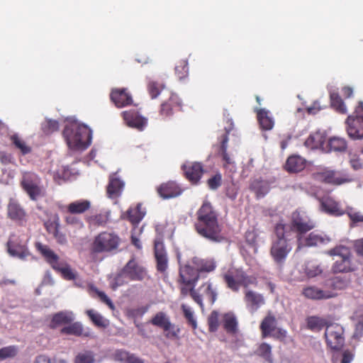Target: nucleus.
Listing matches in <instances>:
<instances>
[{"label":"nucleus","mask_w":363,"mask_h":363,"mask_svg":"<svg viewBox=\"0 0 363 363\" xmlns=\"http://www.w3.org/2000/svg\"><path fill=\"white\" fill-rule=\"evenodd\" d=\"M259 328L262 338L272 336V333L277 329V320L274 315L269 313L261 322Z\"/></svg>","instance_id":"7c9ffc66"},{"label":"nucleus","mask_w":363,"mask_h":363,"mask_svg":"<svg viewBox=\"0 0 363 363\" xmlns=\"http://www.w3.org/2000/svg\"><path fill=\"white\" fill-rule=\"evenodd\" d=\"M121 242V238L116 233L104 231L94 238L91 251L94 253H116Z\"/></svg>","instance_id":"20e7f679"},{"label":"nucleus","mask_w":363,"mask_h":363,"mask_svg":"<svg viewBox=\"0 0 363 363\" xmlns=\"http://www.w3.org/2000/svg\"><path fill=\"white\" fill-rule=\"evenodd\" d=\"M196 291L201 297L205 296L211 304H213L217 299V293L209 281L202 284Z\"/></svg>","instance_id":"c9c22d12"},{"label":"nucleus","mask_w":363,"mask_h":363,"mask_svg":"<svg viewBox=\"0 0 363 363\" xmlns=\"http://www.w3.org/2000/svg\"><path fill=\"white\" fill-rule=\"evenodd\" d=\"M62 135L69 148L74 150H85L91 143V130L86 125L77 123L67 124Z\"/></svg>","instance_id":"f03ea898"},{"label":"nucleus","mask_w":363,"mask_h":363,"mask_svg":"<svg viewBox=\"0 0 363 363\" xmlns=\"http://www.w3.org/2000/svg\"><path fill=\"white\" fill-rule=\"evenodd\" d=\"M86 314L93 324L98 328H106L109 325V321L93 309L86 311Z\"/></svg>","instance_id":"37998d69"},{"label":"nucleus","mask_w":363,"mask_h":363,"mask_svg":"<svg viewBox=\"0 0 363 363\" xmlns=\"http://www.w3.org/2000/svg\"><path fill=\"white\" fill-rule=\"evenodd\" d=\"M328 146L330 151L344 152L346 150L347 145L344 138L333 137L329 139Z\"/></svg>","instance_id":"8fccbe9b"},{"label":"nucleus","mask_w":363,"mask_h":363,"mask_svg":"<svg viewBox=\"0 0 363 363\" xmlns=\"http://www.w3.org/2000/svg\"><path fill=\"white\" fill-rule=\"evenodd\" d=\"M7 216L11 220L22 223L26 221L27 213L24 208L14 199H10L7 206Z\"/></svg>","instance_id":"393cba45"},{"label":"nucleus","mask_w":363,"mask_h":363,"mask_svg":"<svg viewBox=\"0 0 363 363\" xmlns=\"http://www.w3.org/2000/svg\"><path fill=\"white\" fill-rule=\"evenodd\" d=\"M320 203L321 211L330 216H341L345 214V211L340 203L330 196L320 199Z\"/></svg>","instance_id":"b1692460"},{"label":"nucleus","mask_w":363,"mask_h":363,"mask_svg":"<svg viewBox=\"0 0 363 363\" xmlns=\"http://www.w3.org/2000/svg\"><path fill=\"white\" fill-rule=\"evenodd\" d=\"M170 323L169 318L163 312H158L150 320L151 324L163 329V330H167L170 327Z\"/></svg>","instance_id":"de8ad7c7"},{"label":"nucleus","mask_w":363,"mask_h":363,"mask_svg":"<svg viewBox=\"0 0 363 363\" xmlns=\"http://www.w3.org/2000/svg\"><path fill=\"white\" fill-rule=\"evenodd\" d=\"M330 99L332 107L338 113L343 114L347 113L346 106L337 92H330Z\"/></svg>","instance_id":"09e8293b"},{"label":"nucleus","mask_w":363,"mask_h":363,"mask_svg":"<svg viewBox=\"0 0 363 363\" xmlns=\"http://www.w3.org/2000/svg\"><path fill=\"white\" fill-rule=\"evenodd\" d=\"M9 140L15 148L20 151L21 155H26L32 152V147L27 145L26 142L18 134L11 135Z\"/></svg>","instance_id":"ea45409f"},{"label":"nucleus","mask_w":363,"mask_h":363,"mask_svg":"<svg viewBox=\"0 0 363 363\" xmlns=\"http://www.w3.org/2000/svg\"><path fill=\"white\" fill-rule=\"evenodd\" d=\"M330 241V239L315 232L311 233L306 238H301V242H298V247L304 245L307 247H316L325 245Z\"/></svg>","instance_id":"473e14b6"},{"label":"nucleus","mask_w":363,"mask_h":363,"mask_svg":"<svg viewBox=\"0 0 363 363\" xmlns=\"http://www.w3.org/2000/svg\"><path fill=\"white\" fill-rule=\"evenodd\" d=\"M163 86L155 81H150L147 84V91L152 99L157 98L160 94Z\"/></svg>","instance_id":"e2e57ef3"},{"label":"nucleus","mask_w":363,"mask_h":363,"mask_svg":"<svg viewBox=\"0 0 363 363\" xmlns=\"http://www.w3.org/2000/svg\"><path fill=\"white\" fill-rule=\"evenodd\" d=\"M231 129L232 128L229 129L225 128L226 133L222 136L220 147V155L223 162V167L224 169H229L230 171L235 167L234 160L227 152L228 134Z\"/></svg>","instance_id":"bb28decb"},{"label":"nucleus","mask_w":363,"mask_h":363,"mask_svg":"<svg viewBox=\"0 0 363 363\" xmlns=\"http://www.w3.org/2000/svg\"><path fill=\"white\" fill-rule=\"evenodd\" d=\"M199 279V274L196 269L190 265H184L179 269V283L185 284H196Z\"/></svg>","instance_id":"cd10ccee"},{"label":"nucleus","mask_w":363,"mask_h":363,"mask_svg":"<svg viewBox=\"0 0 363 363\" xmlns=\"http://www.w3.org/2000/svg\"><path fill=\"white\" fill-rule=\"evenodd\" d=\"M275 238L272 241L270 255L274 262L282 265L292 250L290 240L288 237L286 225L282 223H278L274 226Z\"/></svg>","instance_id":"7ed1b4c3"},{"label":"nucleus","mask_w":363,"mask_h":363,"mask_svg":"<svg viewBox=\"0 0 363 363\" xmlns=\"http://www.w3.org/2000/svg\"><path fill=\"white\" fill-rule=\"evenodd\" d=\"M307 328L312 331H320L327 328L328 322L323 318L318 316H310L306 319Z\"/></svg>","instance_id":"a19ab883"},{"label":"nucleus","mask_w":363,"mask_h":363,"mask_svg":"<svg viewBox=\"0 0 363 363\" xmlns=\"http://www.w3.org/2000/svg\"><path fill=\"white\" fill-rule=\"evenodd\" d=\"M186 179L192 184H198L202 175L204 173V169L200 162H186L182 167Z\"/></svg>","instance_id":"6ab92c4d"},{"label":"nucleus","mask_w":363,"mask_h":363,"mask_svg":"<svg viewBox=\"0 0 363 363\" xmlns=\"http://www.w3.org/2000/svg\"><path fill=\"white\" fill-rule=\"evenodd\" d=\"M125 183L121 179L116 173L111 174L108 178V183L106 186V195L111 199L119 198L124 189Z\"/></svg>","instance_id":"aec40b11"},{"label":"nucleus","mask_w":363,"mask_h":363,"mask_svg":"<svg viewBox=\"0 0 363 363\" xmlns=\"http://www.w3.org/2000/svg\"><path fill=\"white\" fill-rule=\"evenodd\" d=\"M223 278L227 287L234 292H238L240 286L247 288L257 284L255 277L248 276L241 269H230L223 274Z\"/></svg>","instance_id":"423d86ee"},{"label":"nucleus","mask_w":363,"mask_h":363,"mask_svg":"<svg viewBox=\"0 0 363 363\" xmlns=\"http://www.w3.org/2000/svg\"><path fill=\"white\" fill-rule=\"evenodd\" d=\"M322 143V138L320 134L315 133L311 134L306 140L305 145L311 149L318 148Z\"/></svg>","instance_id":"bf43d9fd"},{"label":"nucleus","mask_w":363,"mask_h":363,"mask_svg":"<svg viewBox=\"0 0 363 363\" xmlns=\"http://www.w3.org/2000/svg\"><path fill=\"white\" fill-rule=\"evenodd\" d=\"M145 213L141 211L140 204L130 208L126 212V218L133 225H138L143 218Z\"/></svg>","instance_id":"a18cd8bd"},{"label":"nucleus","mask_w":363,"mask_h":363,"mask_svg":"<svg viewBox=\"0 0 363 363\" xmlns=\"http://www.w3.org/2000/svg\"><path fill=\"white\" fill-rule=\"evenodd\" d=\"M18 347L16 345H9L0 349V361L13 358L18 354Z\"/></svg>","instance_id":"6e6d98bb"},{"label":"nucleus","mask_w":363,"mask_h":363,"mask_svg":"<svg viewBox=\"0 0 363 363\" xmlns=\"http://www.w3.org/2000/svg\"><path fill=\"white\" fill-rule=\"evenodd\" d=\"M6 247L9 255L20 259H26L30 255L27 241L16 235L10 236Z\"/></svg>","instance_id":"f8f14e48"},{"label":"nucleus","mask_w":363,"mask_h":363,"mask_svg":"<svg viewBox=\"0 0 363 363\" xmlns=\"http://www.w3.org/2000/svg\"><path fill=\"white\" fill-rule=\"evenodd\" d=\"M73 320L72 313L60 311L53 315L50 322V328H55L59 325L69 324Z\"/></svg>","instance_id":"58836bf2"},{"label":"nucleus","mask_w":363,"mask_h":363,"mask_svg":"<svg viewBox=\"0 0 363 363\" xmlns=\"http://www.w3.org/2000/svg\"><path fill=\"white\" fill-rule=\"evenodd\" d=\"M323 286L325 289L332 291L335 297H336L337 295L336 291L344 289L346 287V283L345 280L341 278L334 277L327 279L324 282Z\"/></svg>","instance_id":"79ce46f5"},{"label":"nucleus","mask_w":363,"mask_h":363,"mask_svg":"<svg viewBox=\"0 0 363 363\" xmlns=\"http://www.w3.org/2000/svg\"><path fill=\"white\" fill-rule=\"evenodd\" d=\"M194 226L201 237L214 242H220L225 238L222 234L223 227L219 223L218 213L212 203L205 200L197 210Z\"/></svg>","instance_id":"f257e3e1"},{"label":"nucleus","mask_w":363,"mask_h":363,"mask_svg":"<svg viewBox=\"0 0 363 363\" xmlns=\"http://www.w3.org/2000/svg\"><path fill=\"white\" fill-rule=\"evenodd\" d=\"M113 357L115 361L123 363H144L143 359L123 349L116 350Z\"/></svg>","instance_id":"72a5a7b5"},{"label":"nucleus","mask_w":363,"mask_h":363,"mask_svg":"<svg viewBox=\"0 0 363 363\" xmlns=\"http://www.w3.org/2000/svg\"><path fill=\"white\" fill-rule=\"evenodd\" d=\"M345 214L350 218V228H354L357 226L359 223H363V214L360 211H356L352 207L347 206L345 211Z\"/></svg>","instance_id":"49530a36"},{"label":"nucleus","mask_w":363,"mask_h":363,"mask_svg":"<svg viewBox=\"0 0 363 363\" xmlns=\"http://www.w3.org/2000/svg\"><path fill=\"white\" fill-rule=\"evenodd\" d=\"M40 178L35 173L26 172L21 181L23 189L28 194L31 200L35 201L43 196V190L40 186Z\"/></svg>","instance_id":"9b49d317"},{"label":"nucleus","mask_w":363,"mask_h":363,"mask_svg":"<svg viewBox=\"0 0 363 363\" xmlns=\"http://www.w3.org/2000/svg\"><path fill=\"white\" fill-rule=\"evenodd\" d=\"M182 108V103L179 96L176 94H171L169 99L161 104L160 115L163 118H169L174 113L181 111Z\"/></svg>","instance_id":"dca6fc26"},{"label":"nucleus","mask_w":363,"mask_h":363,"mask_svg":"<svg viewBox=\"0 0 363 363\" xmlns=\"http://www.w3.org/2000/svg\"><path fill=\"white\" fill-rule=\"evenodd\" d=\"M325 337L327 345L332 350H340L345 343L342 326L338 323H329L325 328Z\"/></svg>","instance_id":"9d476101"},{"label":"nucleus","mask_w":363,"mask_h":363,"mask_svg":"<svg viewBox=\"0 0 363 363\" xmlns=\"http://www.w3.org/2000/svg\"><path fill=\"white\" fill-rule=\"evenodd\" d=\"M59 129L57 121L46 119L41 123V130L45 135H50Z\"/></svg>","instance_id":"603ef678"},{"label":"nucleus","mask_w":363,"mask_h":363,"mask_svg":"<svg viewBox=\"0 0 363 363\" xmlns=\"http://www.w3.org/2000/svg\"><path fill=\"white\" fill-rule=\"evenodd\" d=\"M154 252L157 271L164 272L168 267V258L163 239L161 237H158L155 240Z\"/></svg>","instance_id":"f3484780"},{"label":"nucleus","mask_w":363,"mask_h":363,"mask_svg":"<svg viewBox=\"0 0 363 363\" xmlns=\"http://www.w3.org/2000/svg\"><path fill=\"white\" fill-rule=\"evenodd\" d=\"M110 99L117 108L130 106L133 102L131 94L125 88L113 89L110 94Z\"/></svg>","instance_id":"412c9836"},{"label":"nucleus","mask_w":363,"mask_h":363,"mask_svg":"<svg viewBox=\"0 0 363 363\" xmlns=\"http://www.w3.org/2000/svg\"><path fill=\"white\" fill-rule=\"evenodd\" d=\"M95 354L91 350L79 352L74 359V363H95Z\"/></svg>","instance_id":"3c124183"},{"label":"nucleus","mask_w":363,"mask_h":363,"mask_svg":"<svg viewBox=\"0 0 363 363\" xmlns=\"http://www.w3.org/2000/svg\"><path fill=\"white\" fill-rule=\"evenodd\" d=\"M179 284V289L181 292V295L182 296H186L187 295H190L193 300L199 305V306L202 308H203V299L201 298V295L195 290L196 284H185L184 283Z\"/></svg>","instance_id":"f704fd0d"},{"label":"nucleus","mask_w":363,"mask_h":363,"mask_svg":"<svg viewBox=\"0 0 363 363\" xmlns=\"http://www.w3.org/2000/svg\"><path fill=\"white\" fill-rule=\"evenodd\" d=\"M58 272L60 273L62 278L66 280H74L77 277V273L72 269L68 263L66 264V266L60 269Z\"/></svg>","instance_id":"0e129e2a"},{"label":"nucleus","mask_w":363,"mask_h":363,"mask_svg":"<svg viewBox=\"0 0 363 363\" xmlns=\"http://www.w3.org/2000/svg\"><path fill=\"white\" fill-rule=\"evenodd\" d=\"M121 114L128 127L142 131L147 125V119L135 110L123 111Z\"/></svg>","instance_id":"2eb2a0df"},{"label":"nucleus","mask_w":363,"mask_h":363,"mask_svg":"<svg viewBox=\"0 0 363 363\" xmlns=\"http://www.w3.org/2000/svg\"><path fill=\"white\" fill-rule=\"evenodd\" d=\"M123 269L124 273L130 281H142L146 275L145 269L134 259L129 260L124 266Z\"/></svg>","instance_id":"5701e85b"},{"label":"nucleus","mask_w":363,"mask_h":363,"mask_svg":"<svg viewBox=\"0 0 363 363\" xmlns=\"http://www.w3.org/2000/svg\"><path fill=\"white\" fill-rule=\"evenodd\" d=\"M35 246L46 262L49 264L55 272H58L60 269L66 266L67 262L61 259L48 245L38 242L35 244Z\"/></svg>","instance_id":"ddd939ff"},{"label":"nucleus","mask_w":363,"mask_h":363,"mask_svg":"<svg viewBox=\"0 0 363 363\" xmlns=\"http://www.w3.org/2000/svg\"><path fill=\"white\" fill-rule=\"evenodd\" d=\"M315 224L306 212L296 210L291 213L290 230L297 233L298 242H301V236L313 228Z\"/></svg>","instance_id":"6e6552de"},{"label":"nucleus","mask_w":363,"mask_h":363,"mask_svg":"<svg viewBox=\"0 0 363 363\" xmlns=\"http://www.w3.org/2000/svg\"><path fill=\"white\" fill-rule=\"evenodd\" d=\"M129 281L128 276L124 273V269H123L113 279L111 288L115 290L118 286L128 284Z\"/></svg>","instance_id":"052dcab7"},{"label":"nucleus","mask_w":363,"mask_h":363,"mask_svg":"<svg viewBox=\"0 0 363 363\" xmlns=\"http://www.w3.org/2000/svg\"><path fill=\"white\" fill-rule=\"evenodd\" d=\"M257 354L264 358L269 363H273L272 347L269 344L266 342L260 344L257 350Z\"/></svg>","instance_id":"864d4df0"},{"label":"nucleus","mask_w":363,"mask_h":363,"mask_svg":"<svg viewBox=\"0 0 363 363\" xmlns=\"http://www.w3.org/2000/svg\"><path fill=\"white\" fill-rule=\"evenodd\" d=\"M194 262L199 274L203 272H212L217 267L216 262L213 258L196 259Z\"/></svg>","instance_id":"e433bc0d"},{"label":"nucleus","mask_w":363,"mask_h":363,"mask_svg":"<svg viewBox=\"0 0 363 363\" xmlns=\"http://www.w3.org/2000/svg\"><path fill=\"white\" fill-rule=\"evenodd\" d=\"M89 290L91 292L94 293L95 295L99 298V300L102 303L106 304L110 309H111V310L115 309V306H114L113 303L104 291H99L96 286H94L93 285L90 286Z\"/></svg>","instance_id":"5fc2aeb1"},{"label":"nucleus","mask_w":363,"mask_h":363,"mask_svg":"<svg viewBox=\"0 0 363 363\" xmlns=\"http://www.w3.org/2000/svg\"><path fill=\"white\" fill-rule=\"evenodd\" d=\"M306 160L299 155H291L286 160L284 169L288 172L297 173L306 167Z\"/></svg>","instance_id":"c756f323"},{"label":"nucleus","mask_w":363,"mask_h":363,"mask_svg":"<svg viewBox=\"0 0 363 363\" xmlns=\"http://www.w3.org/2000/svg\"><path fill=\"white\" fill-rule=\"evenodd\" d=\"M345 124L347 135L350 138H363V102H359L354 113L347 118Z\"/></svg>","instance_id":"0eeeda50"},{"label":"nucleus","mask_w":363,"mask_h":363,"mask_svg":"<svg viewBox=\"0 0 363 363\" xmlns=\"http://www.w3.org/2000/svg\"><path fill=\"white\" fill-rule=\"evenodd\" d=\"M208 330L211 333H215L219 327V313L213 311L208 317Z\"/></svg>","instance_id":"4d7b16f0"},{"label":"nucleus","mask_w":363,"mask_h":363,"mask_svg":"<svg viewBox=\"0 0 363 363\" xmlns=\"http://www.w3.org/2000/svg\"><path fill=\"white\" fill-rule=\"evenodd\" d=\"M244 301L247 308L252 313L265 304V299L262 294L250 289L245 291Z\"/></svg>","instance_id":"4be33fe9"},{"label":"nucleus","mask_w":363,"mask_h":363,"mask_svg":"<svg viewBox=\"0 0 363 363\" xmlns=\"http://www.w3.org/2000/svg\"><path fill=\"white\" fill-rule=\"evenodd\" d=\"M189 67L186 60H182L178 62L175 67V74L179 79L185 78L188 75Z\"/></svg>","instance_id":"13d9d810"},{"label":"nucleus","mask_w":363,"mask_h":363,"mask_svg":"<svg viewBox=\"0 0 363 363\" xmlns=\"http://www.w3.org/2000/svg\"><path fill=\"white\" fill-rule=\"evenodd\" d=\"M223 328L228 334L234 335L237 333L238 329V320L236 316L233 313H226L223 316Z\"/></svg>","instance_id":"4c0bfd02"},{"label":"nucleus","mask_w":363,"mask_h":363,"mask_svg":"<svg viewBox=\"0 0 363 363\" xmlns=\"http://www.w3.org/2000/svg\"><path fill=\"white\" fill-rule=\"evenodd\" d=\"M306 273L308 277H315L322 273V269L315 263L308 262L306 267Z\"/></svg>","instance_id":"338daca9"},{"label":"nucleus","mask_w":363,"mask_h":363,"mask_svg":"<svg viewBox=\"0 0 363 363\" xmlns=\"http://www.w3.org/2000/svg\"><path fill=\"white\" fill-rule=\"evenodd\" d=\"M313 177L318 182L333 186H340L352 180L345 172L330 168H325L313 173Z\"/></svg>","instance_id":"1a4fd4ad"},{"label":"nucleus","mask_w":363,"mask_h":363,"mask_svg":"<svg viewBox=\"0 0 363 363\" xmlns=\"http://www.w3.org/2000/svg\"><path fill=\"white\" fill-rule=\"evenodd\" d=\"M157 191L163 199L177 197L182 193L181 186L173 181L162 183L157 187Z\"/></svg>","instance_id":"a878e982"},{"label":"nucleus","mask_w":363,"mask_h":363,"mask_svg":"<svg viewBox=\"0 0 363 363\" xmlns=\"http://www.w3.org/2000/svg\"><path fill=\"white\" fill-rule=\"evenodd\" d=\"M328 254L330 256L339 257L332 267L333 273H347L354 270L352 263V253L350 247L338 245L330 250Z\"/></svg>","instance_id":"39448f33"},{"label":"nucleus","mask_w":363,"mask_h":363,"mask_svg":"<svg viewBox=\"0 0 363 363\" xmlns=\"http://www.w3.org/2000/svg\"><path fill=\"white\" fill-rule=\"evenodd\" d=\"M301 294L308 299L319 301L327 300L335 298V295L332 291L325 289L323 286L321 288L310 285L303 288Z\"/></svg>","instance_id":"4468645a"},{"label":"nucleus","mask_w":363,"mask_h":363,"mask_svg":"<svg viewBox=\"0 0 363 363\" xmlns=\"http://www.w3.org/2000/svg\"><path fill=\"white\" fill-rule=\"evenodd\" d=\"M181 308L182 310L184 316L187 320L189 324L191 325L193 329H196L197 327V323L194 317V313L191 308L185 304H182Z\"/></svg>","instance_id":"680f3d73"},{"label":"nucleus","mask_w":363,"mask_h":363,"mask_svg":"<svg viewBox=\"0 0 363 363\" xmlns=\"http://www.w3.org/2000/svg\"><path fill=\"white\" fill-rule=\"evenodd\" d=\"M259 127L263 130H270L274 125V120L269 111L265 108L255 109Z\"/></svg>","instance_id":"c85d7f7f"},{"label":"nucleus","mask_w":363,"mask_h":363,"mask_svg":"<svg viewBox=\"0 0 363 363\" xmlns=\"http://www.w3.org/2000/svg\"><path fill=\"white\" fill-rule=\"evenodd\" d=\"M353 249L357 256L363 259V237L353 241Z\"/></svg>","instance_id":"774afa93"},{"label":"nucleus","mask_w":363,"mask_h":363,"mask_svg":"<svg viewBox=\"0 0 363 363\" xmlns=\"http://www.w3.org/2000/svg\"><path fill=\"white\" fill-rule=\"evenodd\" d=\"M90 202L86 200L76 201L67 206V211L70 213H83L90 208Z\"/></svg>","instance_id":"c03bdc74"},{"label":"nucleus","mask_w":363,"mask_h":363,"mask_svg":"<svg viewBox=\"0 0 363 363\" xmlns=\"http://www.w3.org/2000/svg\"><path fill=\"white\" fill-rule=\"evenodd\" d=\"M60 333L65 335H72L77 337H91V333L89 328L84 330L79 322H75L61 329Z\"/></svg>","instance_id":"2f4dec72"},{"label":"nucleus","mask_w":363,"mask_h":363,"mask_svg":"<svg viewBox=\"0 0 363 363\" xmlns=\"http://www.w3.org/2000/svg\"><path fill=\"white\" fill-rule=\"evenodd\" d=\"M222 184L221 174L218 172L207 180V185L211 190L218 189Z\"/></svg>","instance_id":"69168bd1"},{"label":"nucleus","mask_w":363,"mask_h":363,"mask_svg":"<svg viewBox=\"0 0 363 363\" xmlns=\"http://www.w3.org/2000/svg\"><path fill=\"white\" fill-rule=\"evenodd\" d=\"M154 252L157 271L164 272L168 267V258L163 239L161 237H158L155 240Z\"/></svg>","instance_id":"a211bd4d"}]
</instances>
